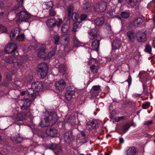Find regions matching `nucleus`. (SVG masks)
<instances>
[{
    "instance_id": "obj_1",
    "label": "nucleus",
    "mask_w": 155,
    "mask_h": 155,
    "mask_svg": "<svg viewBox=\"0 0 155 155\" xmlns=\"http://www.w3.org/2000/svg\"><path fill=\"white\" fill-rule=\"evenodd\" d=\"M17 48V46L14 43H10L6 45L4 50L5 52L11 54L4 57V59L8 63H12L16 68L21 69L23 67V63L17 59L18 55V53L16 52Z\"/></svg>"
},
{
    "instance_id": "obj_2",
    "label": "nucleus",
    "mask_w": 155,
    "mask_h": 155,
    "mask_svg": "<svg viewBox=\"0 0 155 155\" xmlns=\"http://www.w3.org/2000/svg\"><path fill=\"white\" fill-rule=\"evenodd\" d=\"M31 101L29 98L24 99L22 105L21 107V109L22 110H25V112H23L17 114L16 119L17 120L22 121L25 119L26 117L29 116L31 115L30 107Z\"/></svg>"
},
{
    "instance_id": "obj_3",
    "label": "nucleus",
    "mask_w": 155,
    "mask_h": 155,
    "mask_svg": "<svg viewBox=\"0 0 155 155\" xmlns=\"http://www.w3.org/2000/svg\"><path fill=\"white\" fill-rule=\"evenodd\" d=\"M56 114L54 112H50L48 116L46 117L45 119V122L41 120L40 125L42 127H47L48 126H51L54 125L56 123L57 119L56 118Z\"/></svg>"
},
{
    "instance_id": "obj_4",
    "label": "nucleus",
    "mask_w": 155,
    "mask_h": 155,
    "mask_svg": "<svg viewBox=\"0 0 155 155\" xmlns=\"http://www.w3.org/2000/svg\"><path fill=\"white\" fill-rule=\"evenodd\" d=\"M31 46L32 47L33 49H36L38 47H39L37 49L38 51L37 55L38 57L43 58L45 57L46 47L44 44H37L34 46V44H32Z\"/></svg>"
},
{
    "instance_id": "obj_5",
    "label": "nucleus",
    "mask_w": 155,
    "mask_h": 155,
    "mask_svg": "<svg viewBox=\"0 0 155 155\" xmlns=\"http://www.w3.org/2000/svg\"><path fill=\"white\" fill-rule=\"evenodd\" d=\"M48 69V66L46 63H42L39 64L37 71L40 73L41 78H44L46 76Z\"/></svg>"
},
{
    "instance_id": "obj_6",
    "label": "nucleus",
    "mask_w": 155,
    "mask_h": 155,
    "mask_svg": "<svg viewBox=\"0 0 155 155\" xmlns=\"http://www.w3.org/2000/svg\"><path fill=\"white\" fill-rule=\"evenodd\" d=\"M17 17H18V21H27L31 17L30 15L26 11H21L16 14Z\"/></svg>"
},
{
    "instance_id": "obj_7",
    "label": "nucleus",
    "mask_w": 155,
    "mask_h": 155,
    "mask_svg": "<svg viewBox=\"0 0 155 155\" xmlns=\"http://www.w3.org/2000/svg\"><path fill=\"white\" fill-rule=\"evenodd\" d=\"M107 3L101 1L96 4L94 6V10L97 12H104L107 8Z\"/></svg>"
},
{
    "instance_id": "obj_8",
    "label": "nucleus",
    "mask_w": 155,
    "mask_h": 155,
    "mask_svg": "<svg viewBox=\"0 0 155 155\" xmlns=\"http://www.w3.org/2000/svg\"><path fill=\"white\" fill-rule=\"evenodd\" d=\"M31 87L30 89L32 91L33 90L35 93V91L34 89H36L37 91H41L44 88L43 84L42 81H38L37 82H35L32 84Z\"/></svg>"
},
{
    "instance_id": "obj_9",
    "label": "nucleus",
    "mask_w": 155,
    "mask_h": 155,
    "mask_svg": "<svg viewBox=\"0 0 155 155\" xmlns=\"http://www.w3.org/2000/svg\"><path fill=\"white\" fill-rule=\"evenodd\" d=\"M64 141L68 143H70L75 139V137L71 131H67L65 133L64 135Z\"/></svg>"
},
{
    "instance_id": "obj_10",
    "label": "nucleus",
    "mask_w": 155,
    "mask_h": 155,
    "mask_svg": "<svg viewBox=\"0 0 155 155\" xmlns=\"http://www.w3.org/2000/svg\"><path fill=\"white\" fill-rule=\"evenodd\" d=\"M48 148L54 151L56 155H58L62 151V147L58 144L52 143L49 147Z\"/></svg>"
},
{
    "instance_id": "obj_11",
    "label": "nucleus",
    "mask_w": 155,
    "mask_h": 155,
    "mask_svg": "<svg viewBox=\"0 0 155 155\" xmlns=\"http://www.w3.org/2000/svg\"><path fill=\"white\" fill-rule=\"evenodd\" d=\"M21 96L26 95L28 96L29 97H31V100H34L36 97V94L34 93L33 90L32 91L30 88H28V90H26L24 91H22L21 92Z\"/></svg>"
},
{
    "instance_id": "obj_12",
    "label": "nucleus",
    "mask_w": 155,
    "mask_h": 155,
    "mask_svg": "<svg viewBox=\"0 0 155 155\" xmlns=\"http://www.w3.org/2000/svg\"><path fill=\"white\" fill-rule=\"evenodd\" d=\"M137 38L139 42H144L147 40L146 34L145 32L139 31L137 34Z\"/></svg>"
},
{
    "instance_id": "obj_13",
    "label": "nucleus",
    "mask_w": 155,
    "mask_h": 155,
    "mask_svg": "<svg viewBox=\"0 0 155 155\" xmlns=\"http://www.w3.org/2000/svg\"><path fill=\"white\" fill-rule=\"evenodd\" d=\"M75 93L74 89L70 90L69 88H68L65 93V98L68 101L71 100L72 98H74L75 97Z\"/></svg>"
},
{
    "instance_id": "obj_14",
    "label": "nucleus",
    "mask_w": 155,
    "mask_h": 155,
    "mask_svg": "<svg viewBox=\"0 0 155 155\" xmlns=\"http://www.w3.org/2000/svg\"><path fill=\"white\" fill-rule=\"evenodd\" d=\"M65 85V82L63 80L57 81L55 83L56 88L60 91H62L64 89Z\"/></svg>"
},
{
    "instance_id": "obj_15",
    "label": "nucleus",
    "mask_w": 155,
    "mask_h": 155,
    "mask_svg": "<svg viewBox=\"0 0 155 155\" xmlns=\"http://www.w3.org/2000/svg\"><path fill=\"white\" fill-rule=\"evenodd\" d=\"M46 134L50 137H53L55 136L58 133L57 130L51 127H48L45 131Z\"/></svg>"
},
{
    "instance_id": "obj_16",
    "label": "nucleus",
    "mask_w": 155,
    "mask_h": 155,
    "mask_svg": "<svg viewBox=\"0 0 155 155\" xmlns=\"http://www.w3.org/2000/svg\"><path fill=\"white\" fill-rule=\"evenodd\" d=\"M143 22L142 18L138 17L135 18L132 21V24L135 27L140 26Z\"/></svg>"
},
{
    "instance_id": "obj_17",
    "label": "nucleus",
    "mask_w": 155,
    "mask_h": 155,
    "mask_svg": "<svg viewBox=\"0 0 155 155\" xmlns=\"http://www.w3.org/2000/svg\"><path fill=\"white\" fill-rule=\"evenodd\" d=\"M104 18L102 16L100 17L97 18L94 21V24L97 26H101L104 24Z\"/></svg>"
},
{
    "instance_id": "obj_18",
    "label": "nucleus",
    "mask_w": 155,
    "mask_h": 155,
    "mask_svg": "<svg viewBox=\"0 0 155 155\" xmlns=\"http://www.w3.org/2000/svg\"><path fill=\"white\" fill-rule=\"evenodd\" d=\"M127 155H135L137 153V149L134 147H130L127 148L125 151Z\"/></svg>"
},
{
    "instance_id": "obj_19",
    "label": "nucleus",
    "mask_w": 155,
    "mask_h": 155,
    "mask_svg": "<svg viewBox=\"0 0 155 155\" xmlns=\"http://www.w3.org/2000/svg\"><path fill=\"white\" fill-rule=\"evenodd\" d=\"M22 138L21 137L20 134L17 133L15 134V136L12 137V140L14 142L17 143H19L21 142L22 140Z\"/></svg>"
},
{
    "instance_id": "obj_20",
    "label": "nucleus",
    "mask_w": 155,
    "mask_h": 155,
    "mask_svg": "<svg viewBox=\"0 0 155 155\" xmlns=\"http://www.w3.org/2000/svg\"><path fill=\"white\" fill-rule=\"evenodd\" d=\"M20 32V30L18 28H15L13 30L11 31L10 35V37L12 41L15 40L16 34H19Z\"/></svg>"
},
{
    "instance_id": "obj_21",
    "label": "nucleus",
    "mask_w": 155,
    "mask_h": 155,
    "mask_svg": "<svg viewBox=\"0 0 155 155\" xmlns=\"http://www.w3.org/2000/svg\"><path fill=\"white\" fill-rule=\"evenodd\" d=\"M100 40L95 39L93 41L91 44V46L93 49L96 51H97L99 49Z\"/></svg>"
},
{
    "instance_id": "obj_22",
    "label": "nucleus",
    "mask_w": 155,
    "mask_h": 155,
    "mask_svg": "<svg viewBox=\"0 0 155 155\" xmlns=\"http://www.w3.org/2000/svg\"><path fill=\"white\" fill-rule=\"evenodd\" d=\"M72 38L74 43L73 47L74 48L78 47L80 45V42L77 38L75 34L72 35Z\"/></svg>"
},
{
    "instance_id": "obj_23",
    "label": "nucleus",
    "mask_w": 155,
    "mask_h": 155,
    "mask_svg": "<svg viewBox=\"0 0 155 155\" xmlns=\"http://www.w3.org/2000/svg\"><path fill=\"white\" fill-rule=\"evenodd\" d=\"M127 36L130 42H133L134 41L135 34L133 31H129L127 33Z\"/></svg>"
},
{
    "instance_id": "obj_24",
    "label": "nucleus",
    "mask_w": 155,
    "mask_h": 155,
    "mask_svg": "<svg viewBox=\"0 0 155 155\" xmlns=\"http://www.w3.org/2000/svg\"><path fill=\"white\" fill-rule=\"evenodd\" d=\"M58 70L59 73L63 75L66 70V66L63 64H61L58 66Z\"/></svg>"
},
{
    "instance_id": "obj_25",
    "label": "nucleus",
    "mask_w": 155,
    "mask_h": 155,
    "mask_svg": "<svg viewBox=\"0 0 155 155\" xmlns=\"http://www.w3.org/2000/svg\"><path fill=\"white\" fill-rule=\"evenodd\" d=\"M128 5L132 7H134L137 5L138 3V0H125Z\"/></svg>"
},
{
    "instance_id": "obj_26",
    "label": "nucleus",
    "mask_w": 155,
    "mask_h": 155,
    "mask_svg": "<svg viewBox=\"0 0 155 155\" xmlns=\"http://www.w3.org/2000/svg\"><path fill=\"white\" fill-rule=\"evenodd\" d=\"M89 33L91 36V37L90 38L91 39L93 40L97 37V31L96 29H91Z\"/></svg>"
},
{
    "instance_id": "obj_27",
    "label": "nucleus",
    "mask_w": 155,
    "mask_h": 155,
    "mask_svg": "<svg viewBox=\"0 0 155 155\" xmlns=\"http://www.w3.org/2000/svg\"><path fill=\"white\" fill-rule=\"evenodd\" d=\"M131 126L130 124L129 123L124 124L122 127V129L123 130V132H120V134H125L126 132L128 130L130 127Z\"/></svg>"
},
{
    "instance_id": "obj_28",
    "label": "nucleus",
    "mask_w": 155,
    "mask_h": 155,
    "mask_svg": "<svg viewBox=\"0 0 155 155\" xmlns=\"http://www.w3.org/2000/svg\"><path fill=\"white\" fill-rule=\"evenodd\" d=\"M138 77L140 78L141 82H144L147 80L148 76L146 74H143L142 73L140 72L138 74Z\"/></svg>"
},
{
    "instance_id": "obj_29",
    "label": "nucleus",
    "mask_w": 155,
    "mask_h": 155,
    "mask_svg": "<svg viewBox=\"0 0 155 155\" xmlns=\"http://www.w3.org/2000/svg\"><path fill=\"white\" fill-rule=\"evenodd\" d=\"M121 44L120 42H114L112 44V51H115L117 49H119Z\"/></svg>"
},
{
    "instance_id": "obj_30",
    "label": "nucleus",
    "mask_w": 155,
    "mask_h": 155,
    "mask_svg": "<svg viewBox=\"0 0 155 155\" xmlns=\"http://www.w3.org/2000/svg\"><path fill=\"white\" fill-rule=\"evenodd\" d=\"M54 21L55 19H49L48 21L47 22V26L50 28H51L55 26Z\"/></svg>"
},
{
    "instance_id": "obj_31",
    "label": "nucleus",
    "mask_w": 155,
    "mask_h": 155,
    "mask_svg": "<svg viewBox=\"0 0 155 155\" xmlns=\"http://www.w3.org/2000/svg\"><path fill=\"white\" fill-rule=\"evenodd\" d=\"M86 124L87 125L90 126L93 129L96 128L98 125L97 123L94 121H88L86 123Z\"/></svg>"
},
{
    "instance_id": "obj_32",
    "label": "nucleus",
    "mask_w": 155,
    "mask_h": 155,
    "mask_svg": "<svg viewBox=\"0 0 155 155\" xmlns=\"http://www.w3.org/2000/svg\"><path fill=\"white\" fill-rule=\"evenodd\" d=\"M43 4L46 5V9L50 10L53 8V2L51 1L44 2Z\"/></svg>"
},
{
    "instance_id": "obj_33",
    "label": "nucleus",
    "mask_w": 155,
    "mask_h": 155,
    "mask_svg": "<svg viewBox=\"0 0 155 155\" xmlns=\"http://www.w3.org/2000/svg\"><path fill=\"white\" fill-rule=\"evenodd\" d=\"M130 13L127 12H121L120 16L122 18L125 19L128 18L130 16Z\"/></svg>"
},
{
    "instance_id": "obj_34",
    "label": "nucleus",
    "mask_w": 155,
    "mask_h": 155,
    "mask_svg": "<svg viewBox=\"0 0 155 155\" xmlns=\"http://www.w3.org/2000/svg\"><path fill=\"white\" fill-rule=\"evenodd\" d=\"M79 17V15L76 13H73L71 15V17L74 21H77Z\"/></svg>"
},
{
    "instance_id": "obj_35",
    "label": "nucleus",
    "mask_w": 155,
    "mask_h": 155,
    "mask_svg": "<svg viewBox=\"0 0 155 155\" xmlns=\"http://www.w3.org/2000/svg\"><path fill=\"white\" fill-rule=\"evenodd\" d=\"M105 31L107 34L111 33L112 32L111 27L108 23H107L105 25Z\"/></svg>"
},
{
    "instance_id": "obj_36",
    "label": "nucleus",
    "mask_w": 155,
    "mask_h": 155,
    "mask_svg": "<svg viewBox=\"0 0 155 155\" xmlns=\"http://www.w3.org/2000/svg\"><path fill=\"white\" fill-rule=\"evenodd\" d=\"M73 11V7L71 5L69 6L68 8V17L69 18L71 17V15L74 13Z\"/></svg>"
},
{
    "instance_id": "obj_37",
    "label": "nucleus",
    "mask_w": 155,
    "mask_h": 155,
    "mask_svg": "<svg viewBox=\"0 0 155 155\" xmlns=\"http://www.w3.org/2000/svg\"><path fill=\"white\" fill-rule=\"evenodd\" d=\"M90 68L91 73L94 74L96 73L97 72L98 69L96 66L93 64L90 67Z\"/></svg>"
},
{
    "instance_id": "obj_38",
    "label": "nucleus",
    "mask_w": 155,
    "mask_h": 155,
    "mask_svg": "<svg viewBox=\"0 0 155 155\" xmlns=\"http://www.w3.org/2000/svg\"><path fill=\"white\" fill-rule=\"evenodd\" d=\"M144 51L149 54H151L152 48L151 46L149 45H147L145 46Z\"/></svg>"
},
{
    "instance_id": "obj_39",
    "label": "nucleus",
    "mask_w": 155,
    "mask_h": 155,
    "mask_svg": "<svg viewBox=\"0 0 155 155\" xmlns=\"http://www.w3.org/2000/svg\"><path fill=\"white\" fill-rule=\"evenodd\" d=\"M56 51V50L55 49H54L49 51L47 56V58L48 59H49L54 56L55 54Z\"/></svg>"
},
{
    "instance_id": "obj_40",
    "label": "nucleus",
    "mask_w": 155,
    "mask_h": 155,
    "mask_svg": "<svg viewBox=\"0 0 155 155\" xmlns=\"http://www.w3.org/2000/svg\"><path fill=\"white\" fill-rule=\"evenodd\" d=\"M69 29V26L67 24L64 25L61 28V30L64 33L67 32Z\"/></svg>"
},
{
    "instance_id": "obj_41",
    "label": "nucleus",
    "mask_w": 155,
    "mask_h": 155,
    "mask_svg": "<svg viewBox=\"0 0 155 155\" xmlns=\"http://www.w3.org/2000/svg\"><path fill=\"white\" fill-rule=\"evenodd\" d=\"M33 78L32 75H29L26 77L25 81L26 83H31L33 80Z\"/></svg>"
},
{
    "instance_id": "obj_42",
    "label": "nucleus",
    "mask_w": 155,
    "mask_h": 155,
    "mask_svg": "<svg viewBox=\"0 0 155 155\" xmlns=\"http://www.w3.org/2000/svg\"><path fill=\"white\" fill-rule=\"evenodd\" d=\"M62 20L61 19L59 18H57V19L56 20V21H55H55H54L55 26L56 25H57L58 26H60L62 23Z\"/></svg>"
},
{
    "instance_id": "obj_43",
    "label": "nucleus",
    "mask_w": 155,
    "mask_h": 155,
    "mask_svg": "<svg viewBox=\"0 0 155 155\" xmlns=\"http://www.w3.org/2000/svg\"><path fill=\"white\" fill-rule=\"evenodd\" d=\"M54 40V43L55 45H57L58 44L59 37L58 35H55L53 37Z\"/></svg>"
},
{
    "instance_id": "obj_44",
    "label": "nucleus",
    "mask_w": 155,
    "mask_h": 155,
    "mask_svg": "<svg viewBox=\"0 0 155 155\" xmlns=\"http://www.w3.org/2000/svg\"><path fill=\"white\" fill-rule=\"evenodd\" d=\"M83 8L85 11L86 12L90 11L91 10V8L89 4H87L84 5L83 7Z\"/></svg>"
},
{
    "instance_id": "obj_45",
    "label": "nucleus",
    "mask_w": 155,
    "mask_h": 155,
    "mask_svg": "<svg viewBox=\"0 0 155 155\" xmlns=\"http://www.w3.org/2000/svg\"><path fill=\"white\" fill-rule=\"evenodd\" d=\"M25 38V35L24 33H22L21 35L18 34L17 36L15 38V40H18L19 39H24Z\"/></svg>"
},
{
    "instance_id": "obj_46",
    "label": "nucleus",
    "mask_w": 155,
    "mask_h": 155,
    "mask_svg": "<svg viewBox=\"0 0 155 155\" xmlns=\"http://www.w3.org/2000/svg\"><path fill=\"white\" fill-rule=\"evenodd\" d=\"M92 89L95 91H101V86L100 85H94L92 87Z\"/></svg>"
},
{
    "instance_id": "obj_47",
    "label": "nucleus",
    "mask_w": 155,
    "mask_h": 155,
    "mask_svg": "<svg viewBox=\"0 0 155 155\" xmlns=\"http://www.w3.org/2000/svg\"><path fill=\"white\" fill-rule=\"evenodd\" d=\"M132 81V79L131 77L130 74L129 73L128 79L126 81L128 83V85L129 86H130L131 84Z\"/></svg>"
},
{
    "instance_id": "obj_48",
    "label": "nucleus",
    "mask_w": 155,
    "mask_h": 155,
    "mask_svg": "<svg viewBox=\"0 0 155 155\" xmlns=\"http://www.w3.org/2000/svg\"><path fill=\"white\" fill-rule=\"evenodd\" d=\"M0 30L2 31V33L6 32L7 31L6 28L2 25H0Z\"/></svg>"
},
{
    "instance_id": "obj_49",
    "label": "nucleus",
    "mask_w": 155,
    "mask_h": 155,
    "mask_svg": "<svg viewBox=\"0 0 155 155\" xmlns=\"http://www.w3.org/2000/svg\"><path fill=\"white\" fill-rule=\"evenodd\" d=\"M6 78L8 81H10L12 80V75L8 73L6 75Z\"/></svg>"
},
{
    "instance_id": "obj_50",
    "label": "nucleus",
    "mask_w": 155,
    "mask_h": 155,
    "mask_svg": "<svg viewBox=\"0 0 155 155\" xmlns=\"http://www.w3.org/2000/svg\"><path fill=\"white\" fill-rule=\"evenodd\" d=\"M56 12L54 10V9L52 8L49 10V15L51 16H54L55 15Z\"/></svg>"
},
{
    "instance_id": "obj_51",
    "label": "nucleus",
    "mask_w": 155,
    "mask_h": 155,
    "mask_svg": "<svg viewBox=\"0 0 155 155\" xmlns=\"http://www.w3.org/2000/svg\"><path fill=\"white\" fill-rule=\"evenodd\" d=\"M79 140L80 142L83 143H85L87 142V141L85 137H83V138L81 137L79 139Z\"/></svg>"
},
{
    "instance_id": "obj_52",
    "label": "nucleus",
    "mask_w": 155,
    "mask_h": 155,
    "mask_svg": "<svg viewBox=\"0 0 155 155\" xmlns=\"http://www.w3.org/2000/svg\"><path fill=\"white\" fill-rule=\"evenodd\" d=\"M150 105L148 104V103L147 102H145L144 104H143L142 105V107L143 109H146Z\"/></svg>"
},
{
    "instance_id": "obj_53",
    "label": "nucleus",
    "mask_w": 155,
    "mask_h": 155,
    "mask_svg": "<svg viewBox=\"0 0 155 155\" xmlns=\"http://www.w3.org/2000/svg\"><path fill=\"white\" fill-rule=\"evenodd\" d=\"M21 5H20V4L17 5H16L13 8V10L14 11H18V9H19L20 7H21Z\"/></svg>"
},
{
    "instance_id": "obj_54",
    "label": "nucleus",
    "mask_w": 155,
    "mask_h": 155,
    "mask_svg": "<svg viewBox=\"0 0 155 155\" xmlns=\"http://www.w3.org/2000/svg\"><path fill=\"white\" fill-rule=\"evenodd\" d=\"M87 17V16L85 14H82L80 16V18L81 20L84 21Z\"/></svg>"
},
{
    "instance_id": "obj_55",
    "label": "nucleus",
    "mask_w": 155,
    "mask_h": 155,
    "mask_svg": "<svg viewBox=\"0 0 155 155\" xmlns=\"http://www.w3.org/2000/svg\"><path fill=\"white\" fill-rule=\"evenodd\" d=\"M93 60L94 61L95 63V64H97V63H98V61H97V60H96V59L95 58H91L90 60L89 61V63H91L92 61H93Z\"/></svg>"
},
{
    "instance_id": "obj_56",
    "label": "nucleus",
    "mask_w": 155,
    "mask_h": 155,
    "mask_svg": "<svg viewBox=\"0 0 155 155\" xmlns=\"http://www.w3.org/2000/svg\"><path fill=\"white\" fill-rule=\"evenodd\" d=\"M153 123V122L152 121H146L145 122V124L146 125H150L151 124Z\"/></svg>"
},
{
    "instance_id": "obj_57",
    "label": "nucleus",
    "mask_w": 155,
    "mask_h": 155,
    "mask_svg": "<svg viewBox=\"0 0 155 155\" xmlns=\"http://www.w3.org/2000/svg\"><path fill=\"white\" fill-rule=\"evenodd\" d=\"M124 116L122 117H117V121H119L120 120H121L124 119Z\"/></svg>"
},
{
    "instance_id": "obj_58",
    "label": "nucleus",
    "mask_w": 155,
    "mask_h": 155,
    "mask_svg": "<svg viewBox=\"0 0 155 155\" xmlns=\"http://www.w3.org/2000/svg\"><path fill=\"white\" fill-rule=\"evenodd\" d=\"M114 18H118L119 19L121 20V17L118 14H117L114 15Z\"/></svg>"
},
{
    "instance_id": "obj_59",
    "label": "nucleus",
    "mask_w": 155,
    "mask_h": 155,
    "mask_svg": "<svg viewBox=\"0 0 155 155\" xmlns=\"http://www.w3.org/2000/svg\"><path fill=\"white\" fill-rule=\"evenodd\" d=\"M142 85L143 87V89L144 90H145L147 87V86L146 83H144V82H142Z\"/></svg>"
},
{
    "instance_id": "obj_60",
    "label": "nucleus",
    "mask_w": 155,
    "mask_h": 155,
    "mask_svg": "<svg viewBox=\"0 0 155 155\" xmlns=\"http://www.w3.org/2000/svg\"><path fill=\"white\" fill-rule=\"evenodd\" d=\"M9 81H6L5 82H4V85L5 87H8V86L9 85Z\"/></svg>"
},
{
    "instance_id": "obj_61",
    "label": "nucleus",
    "mask_w": 155,
    "mask_h": 155,
    "mask_svg": "<svg viewBox=\"0 0 155 155\" xmlns=\"http://www.w3.org/2000/svg\"><path fill=\"white\" fill-rule=\"evenodd\" d=\"M18 2V4H20L21 3V6H22L24 0H16Z\"/></svg>"
},
{
    "instance_id": "obj_62",
    "label": "nucleus",
    "mask_w": 155,
    "mask_h": 155,
    "mask_svg": "<svg viewBox=\"0 0 155 155\" xmlns=\"http://www.w3.org/2000/svg\"><path fill=\"white\" fill-rule=\"evenodd\" d=\"M119 141L120 143H124V139L122 137L119 139Z\"/></svg>"
},
{
    "instance_id": "obj_63",
    "label": "nucleus",
    "mask_w": 155,
    "mask_h": 155,
    "mask_svg": "<svg viewBox=\"0 0 155 155\" xmlns=\"http://www.w3.org/2000/svg\"><path fill=\"white\" fill-rule=\"evenodd\" d=\"M81 135L83 137H85L86 136V134H85V133L83 131H81Z\"/></svg>"
},
{
    "instance_id": "obj_64",
    "label": "nucleus",
    "mask_w": 155,
    "mask_h": 155,
    "mask_svg": "<svg viewBox=\"0 0 155 155\" xmlns=\"http://www.w3.org/2000/svg\"><path fill=\"white\" fill-rule=\"evenodd\" d=\"M152 44L153 47L154 48H155V38L153 40L152 42Z\"/></svg>"
}]
</instances>
